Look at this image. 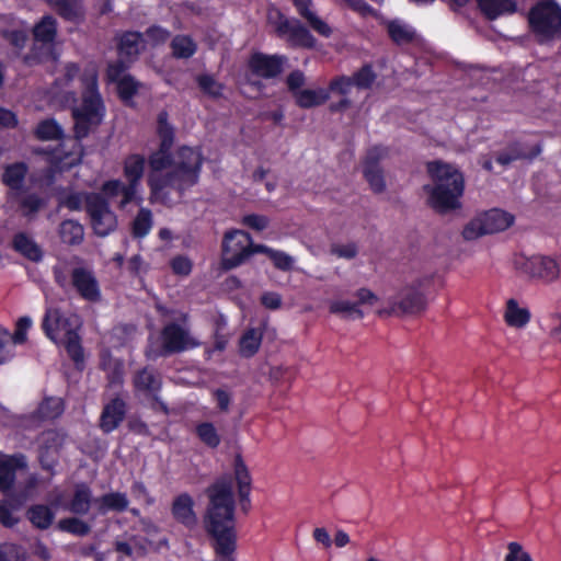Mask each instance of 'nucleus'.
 <instances>
[{
  "mask_svg": "<svg viewBox=\"0 0 561 561\" xmlns=\"http://www.w3.org/2000/svg\"><path fill=\"white\" fill-rule=\"evenodd\" d=\"M427 170L434 180V185L424 186L428 205L440 214L460 208L465 188L462 174L451 164L439 161L430 162Z\"/></svg>",
  "mask_w": 561,
  "mask_h": 561,
  "instance_id": "nucleus-3",
  "label": "nucleus"
},
{
  "mask_svg": "<svg viewBox=\"0 0 561 561\" xmlns=\"http://www.w3.org/2000/svg\"><path fill=\"white\" fill-rule=\"evenodd\" d=\"M58 232L61 241L69 245H78L84 239L83 226L73 219L64 220L59 225Z\"/></svg>",
  "mask_w": 561,
  "mask_h": 561,
  "instance_id": "nucleus-34",
  "label": "nucleus"
},
{
  "mask_svg": "<svg viewBox=\"0 0 561 561\" xmlns=\"http://www.w3.org/2000/svg\"><path fill=\"white\" fill-rule=\"evenodd\" d=\"M146 159L139 153H133L125 158L123 163V173L127 180V196L134 193L138 195L140 181L145 173Z\"/></svg>",
  "mask_w": 561,
  "mask_h": 561,
  "instance_id": "nucleus-16",
  "label": "nucleus"
},
{
  "mask_svg": "<svg viewBox=\"0 0 561 561\" xmlns=\"http://www.w3.org/2000/svg\"><path fill=\"white\" fill-rule=\"evenodd\" d=\"M139 82L136 81L131 76H123L122 80L117 82V89L123 100L131 99L139 88Z\"/></svg>",
  "mask_w": 561,
  "mask_h": 561,
  "instance_id": "nucleus-57",
  "label": "nucleus"
},
{
  "mask_svg": "<svg viewBox=\"0 0 561 561\" xmlns=\"http://www.w3.org/2000/svg\"><path fill=\"white\" fill-rule=\"evenodd\" d=\"M42 327L46 336L58 344L73 330H78L80 323L77 316H66L58 307L49 306L46 308Z\"/></svg>",
  "mask_w": 561,
  "mask_h": 561,
  "instance_id": "nucleus-12",
  "label": "nucleus"
},
{
  "mask_svg": "<svg viewBox=\"0 0 561 561\" xmlns=\"http://www.w3.org/2000/svg\"><path fill=\"white\" fill-rule=\"evenodd\" d=\"M32 325V319L28 317H22L16 322V329L14 334L11 335L12 346L15 344H22L26 341V332Z\"/></svg>",
  "mask_w": 561,
  "mask_h": 561,
  "instance_id": "nucleus-61",
  "label": "nucleus"
},
{
  "mask_svg": "<svg viewBox=\"0 0 561 561\" xmlns=\"http://www.w3.org/2000/svg\"><path fill=\"white\" fill-rule=\"evenodd\" d=\"M234 478L238 484V494L243 512L250 510V491H251V477L249 470L240 456L234 460Z\"/></svg>",
  "mask_w": 561,
  "mask_h": 561,
  "instance_id": "nucleus-21",
  "label": "nucleus"
},
{
  "mask_svg": "<svg viewBox=\"0 0 561 561\" xmlns=\"http://www.w3.org/2000/svg\"><path fill=\"white\" fill-rule=\"evenodd\" d=\"M329 310L331 313L348 320H359L364 318V312L358 308V304L348 300H332L329 304Z\"/></svg>",
  "mask_w": 561,
  "mask_h": 561,
  "instance_id": "nucleus-39",
  "label": "nucleus"
},
{
  "mask_svg": "<svg viewBox=\"0 0 561 561\" xmlns=\"http://www.w3.org/2000/svg\"><path fill=\"white\" fill-rule=\"evenodd\" d=\"M504 319L510 327L524 328L530 320V312L527 308L518 306L515 299H510L506 304Z\"/></svg>",
  "mask_w": 561,
  "mask_h": 561,
  "instance_id": "nucleus-36",
  "label": "nucleus"
},
{
  "mask_svg": "<svg viewBox=\"0 0 561 561\" xmlns=\"http://www.w3.org/2000/svg\"><path fill=\"white\" fill-rule=\"evenodd\" d=\"M387 28L392 41L399 45L408 44L415 37L413 27L400 20L390 21Z\"/></svg>",
  "mask_w": 561,
  "mask_h": 561,
  "instance_id": "nucleus-41",
  "label": "nucleus"
},
{
  "mask_svg": "<svg viewBox=\"0 0 561 561\" xmlns=\"http://www.w3.org/2000/svg\"><path fill=\"white\" fill-rule=\"evenodd\" d=\"M515 267L525 275L540 279L545 283H552L559 278L560 265L556 259L546 255L524 256L515 259Z\"/></svg>",
  "mask_w": 561,
  "mask_h": 561,
  "instance_id": "nucleus-11",
  "label": "nucleus"
},
{
  "mask_svg": "<svg viewBox=\"0 0 561 561\" xmlns=\"http://www.w3.org/2000/svg\"><path fill=\"white\" fill-rule=\"evenodd\" d=\"M152 227V214L147 208H140L133 221V234L137 238L147 236Z\"/></svg>",
  "mask_w": 561,
  "mask_h": 561,
  "instance_id": "nucleus-48",
  "label": "nucleus"
},
{
  "mask_svg": "<svg viewBox=\"0 0 561 561\" xmlns=\"http://www.w3.org/2000/svg\"><path fill=\"white\" fill-rule=\"evenodd\" d=\"M55 282L62 288H71L83 300L96 304L102 300V290L94 272L84 265L71 266L61 262L53 268Z\"/></svg>",
  "mask_w": 561,
  "mask_h": 561,
  "instance_id": "nucleus-5",
  "label": "nucleus"
},
{
  "mask_svg": "<svg viewBox=\"0 0 561 561\" xmlns=\"http://www.w3.org/2000/svg\"><path fill=\"white\" fill-rule=\"evenodd\" d=\"M126 413V404L121 398H115L105 407L100 416V428L108 434L116 430L123 422Z\"/></svg>",
  "mask_w": 561,
  "mask_h": 561,
  "instance_id": "nucleus-19",
  "label": "nucleus"
},
{
  "mask_svg": "<svg viewBox=\"0 0 561 561\" xmlns=\"http://www.w3.org/2000/svg\"><path fill=\"white\" fill-rule=\"evenodd\" d=\"M352 87H355L352 77L342 76L330 82V90L343 95H346L351 91Z\"/></svg>",
  "mask_w": 561,
  "mask_h": 561,
  "instance_id": "nucleus-63",
  "label": "nucleus"
},
{
  "mask_svg": "<svg viewBox=\"0 0 561 561\" xmlns=\"http://www.w3.org/2000/svg\"><path fill=\"white\" fill-rule=\"evenodd\" d=\"M298 13L309 26L319 35L328 38L333 34V28L321 19L316 10L311 0H293Z\"/></svg>",
  "mask_w": 561,
  "mask_h": 561,
  "instance_id": "nucleus-18",
  "label": "nucleus"
},
{
  "mask_svg": "<svg viewBox=\"0 0 561 561\" xmlns=\"http://www.w3.org/2000/svg\"><path fill=\"white\" fill-rule=\"evenodd\" d=\"M208 499L204 515L206 533L213 540L216 561H234L237 549L236 501L232 479L218 478L205 490Z\"/></svg>",
  "mask_w": 561,
  "mask_h": 561,
  "instance_id": "nucleus-2",
  "label": "nucleus"
},
{
  "mask_svg": "<svg viewBox=\"0 0 561 561\" xmlns=\"http://www.w3.org/2000/svg\"><path fill=\"white\" fill-rule=\"evenodd\" d=\"M196 435L202 443L209 448H216L220 444V435L210 422H203L196 426Z\"/></svg>",
  "mask_w": 561,
  "mask_h": 561,
  "instance_id": "nucleus-45",
  "label": "nucleus"
},
{
  "mask_svg": "<svg viewBox=\"0 0 561 561\" xmlns=\"http://www.w3.org/2000/svg\"><path fill=\"white\" fill-rule=\"evenodd\" d=\"M330 252L340 259L352 260L357 255L358 249L357 245L352 242L345 244L335 243L331 245Z\"/></svg>",
  "mask_w": 561,
  "mask_h": 561,
  "instance_id": "nucleus-60",
  "label": "nucleus"
},
{
  "mask_svg": "<svg viewBox=\"0 0 561 561\" xmlns=\"http://www.w3.org/2000/svg\"><path fill=\"white\" fill-rule=\"evenodd\" d=\"M484 234L489 233L481 214L471 219L462 230V237L468 241L476 240Z\"/></svg>",
  "mask_w": 561,
  "mask_h": 561,
  "instance_id": "nucleus-51",
  "label": "nucleus"
},
{
  "mask_svg": "<svg viewBox=\"0 0 561 561\" xmlns=\"http://www.w3.org/2000/svg\"><path fill=\"white\" fill-rule=\"evenodd\" d=\"M27 467L26 457L22 454L4 456L0 458V491L8 492L12 489L15 481L18 469Z\"/></svg>",
  "mask_w": 561,
  "mask_h": 561,
  "instance_id": "nucleus-17",
  "label": "nucleus"
},
{
  "mask_svg": "<svg viewBox=\"0 0 561 561\" xmlns=\"http://www.w3.org/2000/svg\"><path fill=\"white\" fill-rule=\"evenodd\" d=\"M82 82L84 85L82 104L72 108L75 136L77 139L87 137L91 130L101 124L104 116L103 102L98 92L95 70H88L82 78Z\"/></svg>",
  "mask_w": 561,
  "mask_h": 561,
  "instance_id": "nucleus-4",
  "label": "nucleus"
},
{
  "mask_svg": "<svg viewBox=\"0 0 561 561\" xmlns=\"http://www.w3.org/2000/svg\"><path fill=\"white\" fill-rule=\"evenodd\" d=\"M85 210L91 226L99 237H106L116 229V215L111 210L108 201L101 194L90 193L85 197Z\"/></svg>",
  "mask_w": 561,
  "mask_h": 561,
  "instance_id": "nucleus-9",
  "label": "nucleus"
},
{
  "mask_svg": "<svg viewBox=\"0 0 561 561\" xmlns=\"http://www.w3.org/2000/svg\"><path fill=\"white\" fill-rule=\"evenodd\" d=\"M271 261L276 268L284 272L290 271L295 263V259L293 256L278 250H275L274 253H272Z\"/></svg>",
  "mask_w": 561,
  "mask_h": 561,
  "instance_id": "nucleus-62",
  "label": "nucleus"
},
{
  "mask_svg": "<svg viewBox=\"0 0 561 561\" xmlns=\"http://www.w3.org/2000/svg\"><path fill=\"white\" fill-rule=\"evenodd\" d=\"M58 529L76 536H87L91 531V526L78 517H67L58 522Z\"/></svg>",
  "mask_w": 561,
  "mask_h": 561,
  "instance_id": "nucleus-44",
  "label": "nucleus"
},
{
  "mask_svg": "<svg viewBox=\"0 0 561 561\" xmlns=\"http://www.w3.org/2000/svg\"><path fill=\"white\" fill-rule=\"evenodd\" d=\"M262 333L257 329H249L239 341V352L243 357H252L260 348Z\"/></svg>",
  "mask_w": 561,
  "mask_h": 561,
  "instance_id": "nucleus-40",
  "label": "nucleus"
},
{
  "mask_svg": "<svg viewBox=\"0 0 561 561\" xmlns=\"http://www.w3.org/2000/svg\"><path fill=\"white\" fill-rule=\"evenodd\" d=\"M488 233H495L507 229L512 226L514 217L501 209H491L481 214Z\"/></svg>",
  "mask_w": 561,
  "mask_h": 561,
  "instance_id": "nucleus-32",
  "label": "nucleus"
},
{
  "mask_svg": "<svg viewBox=\"0 0 561 561\" xmlns=\"http://www.w3.org/2000/svg\"><path fill=\"white\" fill-rule=\"evenodd\" d=\"M13 355L11 334L0 327V365L11 359Z\"/></svg>",
  "mask_w": 561,
  "mask_h": 561,
  "instance_id": "nucleus-58",
  "label": "nucleus"
},
{
  "mask_svg": "<svg viewBox=\"0 0 561 561\" xmlns=\"http://www.w3.org/2000/svg\"><path fill=\"white\" fill-rule=\"evenodd\" d=\"M27 172L28 168L24 162H14L4 167L1 181L9 188L8 197L18 196L23 190Z\"/></svg>",
  "mask_w": 561,
  "mask_h": 561,
  "instance_id": "nucleus-20",
  "label": "nucleus"
},
{
  "mask_svg": "<svg viewBox=\"0 0 561 561\" xmlns=\"http://www.w3.org/2000/svg\"><path fill=\"white\" fill-rule=\"evenodd\" d=\"M0 561H27V554L22 547L4 543L0 546Z\"/></svg>",
  "mask_w": 561,
  "mask_h": 561,
  "instance_id": "nucleus-54",
  "label": "nucleus"
},
{
  "mask_svg": "<svg viewBox=\"0 0 561 561\" xmlns=\"http://www.w3.org/2000/svg\"><path fill=\"white\" fill-rule=\"evenodd\" d=\"M62 412L64 403L60 398H47L38 405L32 417L37 421L54 420Z\"/></svg>",
  "mask_w": 561,
  "mask_h": 561,
  "instance_id": "nucleus-38",
  "label": "nucleus"
},
{
  "mask_svg": "<svg viewBox=\"0 0 561 561\" xmlns=\"http://www.w3.org/2000/svg\"><path fill=\"white\" fill-rule=\"evenodd\" d=\"M251 236L242 230L226 232L222 241L221 264L225 270L242 265L251 256Z\"/></svg>",
  "mask_w": 561,
  "mask_h": 561,
  "instance_id": "nucleus-8",
  "label": "nucleus"
},
{
  "mask_svg": "<svg viewBox=\"0 0 561 561\" xmlns=\"http://www.w3.org/2000/svg\"><path fill=\"white\" fill-rule=\"evenodd\" d=\"M14 249L31 261L37 262L43 253L37 243L26 233L20 232L13 239Z\"/></svg>",
  "mask_w": 561,
  "mask_h": 561,
  "instance_id": "nucleus-35",
  "label": "nucleus"
},
{
  "mask_svg": "<svg viewBox=\"0 0 561 561\" xmlns=\"http://www.w3.org/2000/svg\"><path fill=\"white\" fill-rule=\"evenodd\" d=\"M21 502L12 505L9 501L0 502V523L5 527H11L16 524L18 519L13 516V511L18 510Z\"/></svg>",
  "mask_w": 561,
  "mask_h": 561,
  "instance_id": "nucleus-59",
  "label": "nucleus"
},
{
  "mask_svg": "<svg viewBox=\"0 0 561 561\" xmlns=\"http://www.w3.org/2000/svg\"><path fill=\"white\" fill-rule=\"evenodd\" d=\"M170 149L160 146L149 156L147 184L151 204L175 205L182 199L184 192L198 182L202 153L184 146L172 157Z\"/></svg>",
  "mask_w": 561,
  "mask_h": 561,
  "instance_id": "nucleus-1",
  "label": "nucleus"
},
{
  "mask_svg": "<svg viewBox=\"0 0 561 561\" xmlns=\"http://www.w3.org/2000/svg\"><path fill=\"white\" fill-rule=\"evenodd\" d=\"M8 198L18 205L22 216L28 220H33L37 213L46 206V199L36 193H24L21 191L18 196H10Z\"/></svg>",
  "mask_w": 561,
  "mask_h": 561,
  "instance_id": "nucleus-22",
  "label": "nucleus"
},
{
  "mask_svg": "<svg viewBox=\"0 0 561 561\" xmlns=\"http://www.w3.org/2000/svg\"><path fill=\"white\" fill-rule=\"evenodd\" d=\"M158 135L161 139L160 146L171 148L174 139L173 127L168 123V113L161 112L158 115Z\"/></svg>",
  "mask_w": 561,
  "mask_h": 561,
  "instance_id": "nucleus-50",
  "label": "nucleus"
},
{
  "mask_svg": "<svg viewBox=\"0 0 561 561\" xmlns=\"http://www.w3.org/2000/svg\"><path fill=\"white\" fill-rule=\"evenodd\" d=\"M388 156V148L375 146L370 148L365 157L364 168L380 169L379 162Z\"/></svg>",
  "mask_w": 561,
  "mask_h": 561,
  "instance_id": "nucleus-56",
  "label": "nucleus"
},
{
  "mask_svg": "<svg viewBox=\"0 0 561 561\" xmlns=\"http://www.w3.org/2000/svg\"><path fill=\"white\" fill-rule=\"evenodd\" d=\"M363 173L374 193L381 194L386 191V181L381 169L364 168Z\"/></svg>",
  "mask_w": 561,
  "mask_h": 561,
  "instance_id": "nucleus-52",
  "label": "nucleus"
},
{
  "mask_svg": "<svg viewBox=\"0 0 561 561\" xmlns=\"http://www.w3.org/2000/svg\"><path fill=\"white\" fill-rule=\"evenodd\" d=\"M194 499L188 493L176 495L171 505L172 517L187 529L196 528L198 517L194 511Z\"/></svg>",
  "mask_w": 561,
  "mask_h": 561,
  "instance_id": "nucleus-14",
  "label": "nucleus"
},
{
  "mask_svg": "<svg viewBox=\"0 0 561 561\" xmlns=\"http://www.w3.org/2000/svg\"><path fill=\"white\" fill-rule=\"evenodd\" d=\"M480 10L490 20L505 14H512L516 11V0H477Z\"/></svg>",
  "mask_w": 561,
  "mask_h": 561,
  "instance_id": "nucleus-29",
  "label": "nucleus"
},
{
  "mask_svg": "<svg viewBox=\"0 0 561 561\" xmlns=\"http://www.w3.org/2000/svg\"><path fill=\"white\" fill-rule=\"evenodd\" d=\"M78 330H73L69 333L65 339H62L58 344H62L68 353V355L76 362L77 364L83 362V350L80 343V336L77 332Z\"/></svg>",
  "mask_w": 561,
  "mask_h": 561,
  "instance_id": "nucleus-47",
  "label": "nucleus"
},
{
  "mask_svg": "<svg viewBox=\"0 0 561 561\" xmlns=\"http://www.w3.org/2000/svg\"><path fill=\"white\" fill-rule=\"evenodd\" d=\"M285 57L270 56L262 53L252 55L249 67L253 75L265 79L275 78L283 71Z\"/></svg>",
  "mask_w": 561,
  "mask_h": 561,
  "instance_id": "nucleus-15",
  "label": "nucleus"
},
{
  "mask_svg": "<svg viewBox=\"0 0 561 561\" xmlns=\"http://www.w3.org/2000/svg\"><path fill=\"white\" fill-rule=\"evenodd\" d=\"M94 505L99 514L105 515L108 512H124L129 505V500L125 493L111 492L95 499Z\"/></svg>",
  "mask_w": 561,
  "mask_h": 561,
  "instance_id": "nucleus-27",
  "label": "nucleus"
},
{
  "mask_svg": "<svg viewBox=\"0 0 561 561\" xmlns=\"http://www.w3.org/2000/svg\"><path fill=\"white\" fill-rule=\"evenodd\" d=\"M198 87L210 96L217 98L221 95L222 85L213 76L202 75L197 78Z\"/></svg>",
  "mask_w": 561,
  "mask_h": 561,
  "instance_id": "nucleus-55",
  "label": "nucleus"
},
{
  "mask_svg": "<svg viewBox=\"0 0 561 561\" xmlns=\"http://www.w3.org/2000/svg\"><path fill=\"white\" fill-rule=\"evenodd\" d=\"M540 151L541 147L539 145H536L530 152H527L520 144L516 142L497 152L495 160L499 164L507 167L519 159H531L539 154Z\"/></svg>",
  "mask_w": 561,
  "mask_h": 561,
  "instance_id": "nucleus-28",
  "label": "nucleus"
},
{
  "mask_svg": "<svg viewBox=\"0 0 561 561\" xmlns=\"http://www.w3.org/2000/svg\"><path fill=\"white\" fill-rule=\"evenodd\" d=\"M505 561H533L530 556L525 552L522 546L517 542H511L508 545V553L505 557Z\"/></svg>",
  "mask_w": 561,
  "mask_h": 561,
  "instance_id": "nucleus-64",
  "label": "nucleus"
},
{
  "mask_svg": "<svg viewBox=\"0 0 561 561\" xmlns=\"http://www.w3.org/2000/svg\"><path fill=\"white\" fill-rule=\"evenodd\" d=\"M171 48L174 57L187 59L196 53L197 45L187 35H176L171 42Z\"/></svg>",
  "mask_w": 561,
  "mask_h": 561,
  "instance_id": "nucleus-43",
  "label": "nucleus"
},
{
  "mask_svg": "<svg viewBox=\"0 0 561 561\" xmlns=\"http://www.w3.org/2000/svg\"><path fill=\"white\" fill-rule=\"evenodd\" d=\"M267 22L275 30L279 37H285L293 20L286 18L279 9L270 7L267 10Z\"/></svg>",
  "mask_w": 561,
  "mask_h": 561,
  "instance_id": "nucleus-46",
  "label": "nucleus"
},
{
  "mask_svg": "<svg viewBox=\"0 0 561 561\" xmlns=\"http://www.w3.org/2000/svg\"><path fill=\"white\" fill-rule=\"evenodd\" d=\"M142 48V36L138 32H127L119 41V57L133 61Z\"/></svg>",
  "mask_w": 561,
  "mask_h": 561,
  "instance_id": "nucleus-33",
  "label": "nucleus"
},
{
  "mask_svg": "<svg viewBox=\"0 0 561 561\" xmlns=\"http://www.w3.org/2000/svg\"><path fill=\"white\" fill-rule=\"evenodd\" d=\"M35 134L41 140H56L61 138L62 128L56 121L45 119L38 124Z\"/></svg>",
  "mask_w": 561,
  "mask_h": 561,
  "instance_id": "nucleus-49",
  "label": "nucleus"
},
{
  "mask_svg": "<svg viewBox=\"0 0 561 561\" xmlns=\"http://www.w3.org/2000/svg\"><path fill=\"white\" fill-rule=\"evenodd\" d=\"M54 517V512L47 505H33L27 511V518L39 529H47L51 525Z\"/></svg>",
  "mask_w": 561,
  "mask_h": 561,
  "instance_id": "nucleus-42",
  "label": "nucleus"
},
{
  "mask_svg": "<svg viewBox=\"0 0 561 561\" xmlns=\"http://www.w3.org/2000/svg\"><path fill=\"white\" fill-rule=\"evenodd\" d=\"M65 437L56 431L42 433L38 438V459L44 470L54 474Z\"/></svg>",
  "mask_w": 561,
  "mask_h": 561,
  "instance_id": "nucleus-13",
  "label": "nucleus"
},
{
  "mask_svg": "<svg viewBox=\"0 0 561 561\" xmlns=\"http://www.w3.org/2000/svg\"><path fill=\"white\" fill-rule=\"evenodd\" d=\"M94 500L91 489L84 484H77L71 499L66 505V510L75 515H87Z\"/></svg>",
  "mask_w": 561,
  "mask_h": 561,
  "instance_id": "nucleus-24",
  "label": "nucleus"
},
{
  "mask_svg": "<svg viewBox=\"0 0 561 561\" xmlns=\"http://www.w3.org/2000/svg\"><path fill=\"white\" fill-rule=\"evenodd\" d=\"M127 184L119 180H111L102 185V196L108 201H114L116 197H121L118 202L119 208H125L129 203L137 202L140 204L141 198L134 193L130 197L127 196Z\"/></svg>",
  "mask_w": 561,
  "mask_h": 561,
  "instance_id": "nucleus-25",
  "label": "nucleus"
},
{
  "mask_svg": "<svg viewBox=\"0 0 561 561\" xmlns=\"http://www.w3.org/2000/svg\"><path fill=\"white\" fill-rule=\"evenodd\" d=\"M529 28L539 43L561 37V5L556 0H537L528 12Z\"/></svg>",
  "mask_w": 561,
  "mask_h": 561,
  "instance_id": "nucleus-6",
  "label": "nucleus"
},
{
  "mask_svg": "<svg viewBox=\"0 0 561 561\" xmlns=\"http://www.w3.org/2000/svg\"><path fill=\"white\" fill-rule=\"evenodd\" d=\"M134 386L137 391L156 398L161 389L162 381L160 375L150 368H144L136 373L134 377Z\"/></svg>",
  "mask_w": 561,
  "mask_h": 561,
  "instance_id": "nucleus-23",
  "label": "nucleus"
},
{
  "mask_svg": "<svg viewBox=\"0 0 561 561\" xmlns=\"http://www.w3.org/2000/svg\"><path fill=\"white\" fill-rule=\"evenodd\" d=\"M162 347L159 355L165 356L175 353H182L193 350L201 345L188 327L183 323L171 322L167 324L161 332Z\"/></svg>",
  "mask_w": 561,
  "mask_h": 561,
  "instance_id": "nucleus-10",
  "label": "nucleus"
},
{
  "mask_svg": "<svg viewBox=\"0 0 561 561\" xmlns=\"http://www.w3.org/2000/svg\"><path fill=\"white\" fill-rule=\"evenodd\" d=\"M353 81L356 88L358 89H369L374 84L377 75L373 70L371 66L365 65L358 71H356L353 76Z\"/></svg>",
  "mask_w": 561,
  "mask_h": 561,
  "instance_id": "nucleus-53",
  "label": "nucleus"
},
{
  "mask_svg": "<svg viewBox=\"0 0 561 561\" xmlns=\"http://www.w3.org/2000/svg\"><path fill=\"white\" fill-rule=\"evenodd\" d=\"M36 42L51 45L57 36V20L51 15H44L33 27Z\"/></svg>",
  "mask_w": 561,
  "mask_h": 561,
  "instance_id": "nucleus-31",
  "label": "nucleus"
},
{
  "mask_svg": "<svg viewBox=\"0 0 561 561\" xmlns=\"http://www.w3.org/2000/svg\"><path fill=\"white\" fill-rule=\"evenodd\" d=\"M46 2L67 21L79 23L83 20L82 0H46Z\"/></svg>",
  "mask_w": 561,
  "mask_h": 561,
  "instance_id": "nucleus-26",
  "label": "nucleus"
},
{
  "mask_svg": "<svg viewBox=\"0 0 561 561\" xmlns=\"http://www.w3.org/2000/svg\"><path fill=\"white\" fill-rule=\"evenodd\" d=\"M295 101L302 108H310L325 103L330 95L324 89H304L296 92Z\"/></svg>",
  "mask_w": 561,
  "mask_h": 561,
  "instance_id": "nucleus-37",
  "label": "nucleus"
},
{
  "mask_svg": "<svg viewBox=\"0 0 561 561\" xmlns=\"http://www.w3.org/2000/svg\"><path fill=\"white\" fill-rule=\"evenodd\" d=\"M428 283L426 278H417L403 286L394 296L388 299V309L379 310V314H416L425 310L426 297L423 288Z\"/></svg>",
  "mask_w": 561,
  "mask_h": 561,
  "instance_id": "nucleus-7",
  "label": "nucleus"
},
{
  "mask_svg": "<svg viewBox=\"0 0 561 561\" xmlns=\"http://www.w3.org/2000/svg\"><path fill=\"white\" fill-rule=\"evenodd\" d=\"M287 42L291 46L312 48L316 45V38L298 20H293L286 35Z\"/></svg>",
  "mask_w": 561,
  "mask_h": 561,
  "instance_id": "nucleus-30",
  "label": "nucleus"
}]
</instances>
